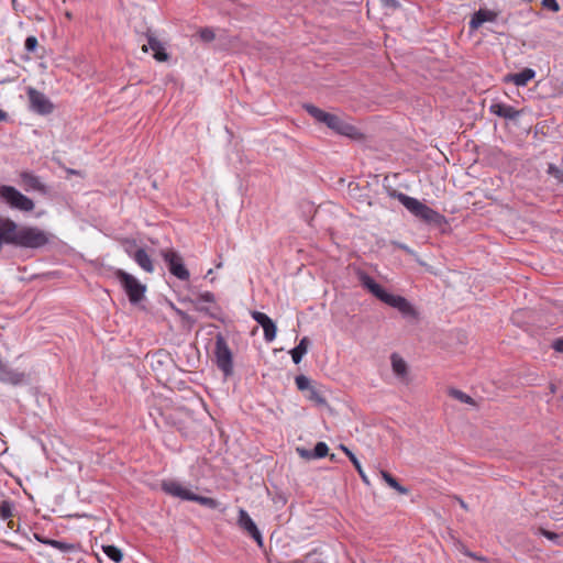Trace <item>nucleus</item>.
<instances>
[{
  "mask_svg": "<svg viewBox=\"0 0 563 563\" xmlns=\"http://www.w3.org/2000/svg\"><path fill=\"white\" fill-rule=\"evenodd\" d=\"M489 111H490V113H493L497 117L508 119V120H514V119L518 118L521 113V111L516 110L514 107H511L509 104L501 103V102H493L489 106Z\"/></svg>",
  "mask_w": 563,
  "mask_h": 563,
  "instance_id": "2eb2a0df",
  "label": "nucleus"
},
{
  "mask_svg": "<svg viewBox=\"0 0 563 563\" xmlns=\"http://www.w3.org/2000/svg\"><path fill=\"white\" fill-rule=\"evenodd\" d=\"M162 489L176 498L189 501H196L208 508H217L218 501L210 497L199 496L192 493L187 486L175 479L164 481L162 483Z\"/></svg>",
  "mask_w": 563,
  "mask_h": 563,
  "instance_id": "f03ea898",
  "label": "nucleus"
},
{
  "mask_svg": "<svg viewBox=\"0 0 563 563\" xmlns=\"http://www.w3.org/2000/svg\"><path fill=\"white\" fill-rule=\"evenodd\" d=\"M37 38L33 35L31 36H27L26 40H25V49L29 52V53H32L36 49L37 47Z\"/></svg>",
  "mask_w": 563,
  "mask_h": 563,
  "instance_id": "473e14b6",
  "label": "nucleus"
},
{
  "mask_svg": "<svg viewBox=\"0 0 563 563\" xmlns=\"http://www.w3.org/2000/svg\"><path fill=\"white\" fill-rule=\"evenodd\" d=\"M552 346L556 352L563 353V339L554 341Z\"/></svg>",
  "mask_w": 563,
  "mask_h": 563,
  "instance_id": "4c0bfd02",
  "label": "nucleus"
},
{
  "mask_svg": "<svg viewBox=\"0 0 563 563\" xmlns=\"http://www.w3.org/2000/svg\"><path fill=\"white\" fill-rule=\"evenodd\" d=\"M13 515V504L10 500H3L0 504V519L7 520Z\"/></svg>",
  "mask_w": 563,
  "mask_h": 563,
  "instance_id": "a878e982",
  "label": "nucleus"
},
{
  "mask_svg": "<svg viewBox=\"0 0 563 563\" xmlns=\"http://www.w3.org/2000/svg\"><path fill=\"white\" fill-rule=\"evenodd\" d=\"M46 542V545H49L52 548H55L57 550H59L60 552H64V553H69V552H74L78 549V547L75 544V543H67V542H63V541H59V540H51V541H45Z\"/></svg>",
  "mask_w": 563,
  "mask_h": 563,
  "instance_id": "b1692460",
  "label": "nucleus"
},
{
  "mask_svg": "<svg viewBox=\"0 0 563 563\" xmlns=\"http://www.w3.org/2000/svg\"><path fill=\"white\" fill-rule=\"evenodd\" d=\"M214 356L219 369H221L225 376L231 375L233 372L232 352L221 334L216 338Z\"/></svg>",
  "mask_w": 563,
  "mask_h": 563,
  "instance_id": "20e7f679",
  "label": "nucleus"
},
{
  "mask_svg": "<svg viewBox=\"0 0 563 563\" xmlns=\"http://www.w3.org/2000/svg\"><path fill=\"white\" fill-rule=\"evenodd\" d=\"M310 341L307 336H303L299 344L290 351L291 358L295 364H299L303 355L308 352Z\"/></svg>",
  "mask_w": 563,
  "mask_h": 563,
  "instance_id": "aec40b11",
  "label": "nucleus"
},
{
  "mask_svg": "<svg viewBox=\"0 0 563 563\" xmlns=\"http://www.w3.org/2000/svg\"><path fill=\"white\" fill-rule=\"evenodd\" d=\"M133 258L139 265H141V247L134 250Z\"/></svg>",
  "mask_w": 563,
  "mask_h": 563,
  "instance_id": "58836bf2",
  "label": "nucleus"
},
{
  "mask_svg": "<svg viewBox=\"0 0 563 563\" xmlns=\"http://www.w3.org/2000/svg\"><path fill=\"white\" fill-rule=\"evenodd\" d=\"M547 173L563 185V169L559 168L554 164H549Z\"/></svg>",
  "mask_w": 563,
  "mask_h": 563,
  "instance_id": "c85d7f7f",
  "label": "nucleus"
},
{
  "mask_svg": "<svg viewBox=\"0 0 563 563\" xmlns=\"http://www.w3.org/2000/svg\"><path fill=\"white\" fill-rule=\"evenodd\" d=\"M20 179L26 191L35 190L44 195L47 192L46 185L41 180L38 176L34 175L32 172H21Z\"/></svg>",
  "mask_w": 563,
  "mask_h": 563,
  "instance_id": "ddd939ff",
  "label": "nucleus"
},
{
  "mask_svg": "<svg viewBox=\"0 0 563 563\" xmlns=\"http://www.w3.org/2000/svg\"><path fill=\"white\" fill-rule=\"evenodd\" d=\"M417 218L423 220L429 224L434 225H442L445 222L444 216L431 209L427 205H423Z\"/></svg>",
  "mask_w": 563,
  "mask_h": 563,
  "instance_id": "f3484780",
  "label": "nucleus"
},
{
  "mask_svg": "<svg viewBox=\"0 0 563 563\" xmlns=\"http://www.w3.org/2000/svg\"><path fill=\"white\" fill-rule=\"evenodd\" d=\"M7 113L0 109V121L5 120Z\"/></svg>",
  "mask_w": 563,
  "mask_h": 563,
  "instance_id": "a18cd8bd",
  "label": "nucleus"
},
{
  "mask_svg": "<svg viewBox=\"0 0 563 563\" xmlns=\"http://www.w3.org/2000/svg\"><path fill=\"white\" fill-rule=\"evenodd\" d=\"M449 394L451 397L460 400L461 402L468 404V405H475L473 398L470 397L468 395H466L465 393H463L462 390L452 388L449 390Z\"/></svg>",
  "mask_w": 563,
  "mask_h": 563,
  "instance_id": "bb28decb",
  "label": "nucleus"
},
{
  "mask_svg": "<svg viewBox=\"0 0 563 563\" xmlns=\"http://www.w3.org/2000/svg\"><path fill=\"white\" fill-rule=\"evenodd\" d=\"M213 302L214 301V295L210 291H205L200 294L196 300L197 303L199 302Z\"/></svg>",
  "mask_w": 563,
  "mask_h": 563,
  "instance_id": "72a5a7b5",
  "label": "nucleus"
},
{
  "mask_svg": "<svg viewBox=\"0 0 563 563\" xmlns=\"http://www.w3.org/2000/svg\"><path fill=\"white\" fill-rule=\"evenodd\" d=\"M198 34L201 41L207 43L213 41L216 37L213 30L209 27L201 29Z\"/></svg>",
  "mask_w": 563,
  "mask_h": 563,
  "instance_id": "2f4dec72",
  "label": "nucleus"
},
{
  "mask_svg": "<svg viewBox=\"0 0 563 563\" xmlns=\"http://www.w3.org/2000/svg\"><path fill=\"white\" fill-rule=\"evenodd\" d=\"M0 201L11 210L20 212H32L35 208L31 198L10 185H0Z\"/></svg>",
  "mask_w": 563,
  "mask_h": 563,
  "instance_id": "7ed1b4c3",
  "label": "nucleus"
},
{
  "mask_svg": "<svg viewBox=\"0 0 563 563\" xmlns=\"http://www.w3.org/2000/svg\"><path fill=\"white\" fill-rule=\"evenodd\" d=\"M308 398L311 401H314L318 405L325 404L324 397L316 388H313L312 386L308 390Z\"/></svg>",
  "mask_w": 563,
  "mask_h": 563,
  "instance_id": "7c9ffc66",
  "label": "nucleus"
},
{
  "mask_svg": "<svg viewBox=\"0 0 563 563\" xmlns=\"http://www.w3.org/2000/svg\"><path fill=\"white\" fill-rule=\"evenodd\" d=\"M297 453L307 460L316 459V456L312 454V451L303 449V448H297Z\"/></svg>",
  "mask_w": 563,
  "mask_h": 563,
  "instance_id": "e433bc0d",
  "label": "nucleus"
},
{
  "mask_svg": "<svg viewBox=\"0 0 563 563\" xmlns=\"http://www.w3.org/2000/svg\"><path fill=\"white\" fill-rule=\"evenodd\" d=\"M118 279L120 280L123 289L130 298L132 303H136L141 300V284L139 280L132 275L119 269L115 273Z\"/></svg>",
  "mask_w": 563,
  "mask_h": 563,
  "instance_id": "6e6552de",
  "label": "nucleus"
},
{
  "mask_svg": "<svg viewBox=\"0 0 563 563\" xmlns=\"http://www.w3.org/2000/svg\"><path fill=\"white\" fill-rule=\"evenodd\" d=\"M340 449L346 454V456L350 459V461L352 462L353 466L356 468L357 473L360 474L362 481L366 484V485H369V479L367 477V475L365 474L360 461L357 460V457L355 456V454L349 449L346 448L344 444H341L340 445Z\"/></svg>",
  "mask_w": 563,
  "mask_h": 563,
  "instance_id": "412c9836",
  "label": "nucleus"
},
{
  "mask_svg": "<svg viewBox=\"0 0 563 563\" xmlns=\"http://www.w3.org/2000/svg\"><path fill=\"white\" fill-rule=\"evenodd\" d=\"M536 76V71L531 68H525L522 71L517 74H510L507 77L508 81L514 82L518 87L526 86Z\"/></svg>",
  "mask_w": 563,
  "mask_h": 563,
  "instance_id": "a211bd4d",
  "label": "nucleus"
},
{
  "mask_svg": "<svg viewBox=\"0 0 563 563\" xmlns=\"http://www.w3.org/2000/svg\"><path fill=\"white\" fill-rule=\"evenodd\" d=\"M542 5L552 12H558L560 10V5L556 0H542Z\"/></svg>",
  "mask_w": 563,
  "mask_h": 563,
  "instance_id": "f704fd0d",
  "label": "nucleus"
},
{
  "mask_svg": "<svg viewBox=\"0 0 563 563\" xmlns=\"http://www.w3.org/2000/svg\"><path fill=\"white\" fill-rule=\"evenodd\" d=\"M295 383H296L297 388L300 391H306V390L308 391L309 388L311 387L310 379L305 375H298L295 378Z\"/></svg>",
  "mask_w": 563,
  "mask_h": 563,
  "instance_id": "cd10ccee",
  "label": "nucleus"
},
{
  "mask_svg": "<svg viewBox=\"0 0 563 563\" xmlns=\"http://www.w3.org/2000/svg\"><path fill=\"white\" fill-rule=\"evenodd\" d=\"M27 97L30 100V109L33 112L41 115H46L53 112L54 106L43 92L33 87H29Z\"/></svg>",
  "mask_w": 563,
  "mask_h": 563,
  "instance_id": "423d86ee",
  "label": "nucleus"
},
{
  "mask_svg": "<svg viewBox=\"0 0 563 563\" xmlns=\"http://www.w3.org/2000/svg\"><path fill=\"white\" fill-rule=\"evenodd\" d=\"M143 271L152 273L154 271L151 258L143 252Z\"/></svg>",
  "mask_w": 563,
  "mask_h": 563,
  "instance_id": "c9c22d12",
  "label": "nucleus"
},
{
  "mask_svg": "<svg viewBox=\"0 0 563 563\" xmlns=\"http://www.w3.org/2000/svg\"><path fill=\"white\" fill-rule=\"evenodd\" d=\"M303 109L319 123L327 124L328 120L331 119L332 113L325 112L313 104H303Z\"/></svg>",
  "mask_w": 563,
  "mask_h": 563,
  "instance_id": "6ab92c4d",
  "label": "nucleus"
},
{
  "mask_svg": "<svg viewBox=\"0 0 563 563\" xmlns=\"http://www.w3.org/2000/svg\"><path fill=\"white\" fill-rule=\"evenodd\" d=\"M238 526L241 530H243L245 533H247L251 538L254 539V541L263 547V537L261 531L258 530L256 523L254 520L250 517L246 510L243 508L239 509V517H238Z\"/></svg>",
  "mask_w": 563,
  "mask_h": 563,
  "instance_id": "1a4fd4ad",
  "label": "nucleus"
},
{
  "mask_svg": "<svg viewBox=\"0 0 563 563\" xmlns=\"http://www.w3.org/2000/svg\"><path fill=\"white\" fill-rule=\"evenodd\" d=\"M356 275L362 287L377 299L397 309L405 317H416L415 308L405 297L387 292L373 277L363 271H358Z\"/></svg>",
  "mask_w": 563,
  "mask_h": 563,
  "instance_id": "f257e3e1",
  "label": "nucleus"
},
{
  "mask_svg": "<svg viewBox=\"0 0 563 563\" xmlns=\"http://www.w3.org/2000/svg\"><path fill=\"white\" fill-rule=\"evenodd\" d=\"M457 501L460 503L461 507L464 508L465 510H467V505L461 499V498H456Z\"/></svg>",
  "mask_w": 563,
  "mask_h": 563,
  "instance_id": "c03bdc74",
  "label": "nucleus"
},
{
  "mask_svg": "<svg viewBox=\"0 0 563 563\" xmlns=\"http://www.w3.org/2000/svg\"><path fill=\"white\" fill-rule=\"evenodd\" d=\"M104 554L113 562L119 563L122 561L123 554L115 545H102Z\"/></svg>",
  "mask_w": 563,
  "mask_h": 563,
  "instance_id": "393cba45",
  "label": "nucleus"
},
{
  "mask_svg": "<svg viewBox=\"0 0 563 563\" xmlns=\"http://www.w3.org/2000/svg\"><path fill=\"white\" fill-rule=\"evenodd\" d=\"M325 125L335 133L353 140H358L363 136L356 126L333 113L331 114V119L328 120Z\"/></svg>",
  "mask_w": 563,
  "mask_h": 563,
  "instance_id": "0eeeda50",
  "label": "nucleus"
},
{
  "mask_svg": "<svg viewBox=\"0 0 563 563\" xmlns=\"http://www.w3.org/2000/svg\"><path fill=\"white\" fill-rule=\"evenodd\" d=\"M380 475L385 483L400 495H407L409 493V489L400 485L390 473L386 471H380Z\"/></svg>",
  "mask_w": 563,
  "mask_h": 563,
  "instance_id": "5701e85b",
  "label": "nucleus"
},
{
  "mask_svg": "<svg viewBox=\"0 0 563 563\" xmlns=\"http://www.w3.org/2000/svg\"><path fill=\"white\" fill-rule=\"evenodd\" d=\"M329 448L327 443L324 442H318L312 450V454L316 456V459H322L328 455Z\"/></svg>",
  "mask_w": 563,
  "mask_h": 563,
  "instance_id": "c756f323",
  "label": "nucleus"
},
{
  "mask_svg": "<svg viewBox=\"0 0 563 563\" xmlns=\"http://www.w3.org/2000/svg\"><path fill=\"white\" fill-rule=\"evenodd\" d=\"M66 173L68 175H76V176H80V177H84V174L81 170H78V169H73V168H65Z\"/></svg>",
  "mask_w": 563,
  "mask_h": 563,
  "instance_id": "ea45409f",
  "label": "nucleus"
},
{
  "mask_svg": "<svg viewBox=\"0 0 563 563\" xmlns=\"http://www.w3.org/2000/svg\"><path fill=\"white\" fill-rule=\"evenodd\" d=\"M393 196L397 198L399 202L416 217H418L421 208L424 205L418 199L407 196L406 194L402 192H395Z\"/></svg>",
  "mask_w": 563,
  "mask_h": 563,
  "instance_id": "dca6fc26",
  "label": "nucleus"
},
{
  "mask_svg": "<svg viewBox=\"0 0 563 563\" xmlns=\"http://www.w3.org/2000/svg\"><path fill=\"white\" fill-rule=\"evenodd\" d=\"M384 2L386 3V5L391 7V8L398 7V2L396 0H384Z\"/></svg>",
  "mask_w": 563,
  "mask_h": 563,
  "instance_id": "37998d69",
  "label": "nucleus"
},
{
  "mask_svg": "<svg viewBox=\"0 0 563 563\" xmlns=\"http://www.w3.org/2000/svg\"><path fill=\"white\" fill-rule=\"evenodd\" d=\"M541 533L547 537L548 539L550 540H554L558 538V536L553 532H550V531H547V530H541Z\"/></svg>",
  "mask_w": 563,
  "mask_h": 563,
  "instance_id": "a19ab883",
  "label": "nucleus"
},
{
  "mask_svg": "<svg viewBox=\"0 0 563 563\" xmlns=\"http://www.w3.org/2000/svg\"><path fill=\"white\" fill-rule=\"evenodd\" d=\"M146 37H147L148 47L146 45H143V53L147 52V49L150 48L153 52V57L157 62H166V60H168L169 55L166 52L165 44L163 42H161L159 40H157L151 33H147Z\"/></svg>",
  "mask_w": 563,
  "mask_h": 563,
  "instance_id": "f8f14e48",
  "label": "nucleus"
},
{
  "mask_svg": "<svg viewBox=\"0 0 563 563\" xmlns=\"http://www.w3.org/2000/svg\"><path fill=\"white\" fill-rule=\"evenodd\" d=\"M30 382V374L13 368L8 362L0 357V383L11 386L26 385Z\"/></svg>",
  "mask_w": 563,
  "mask_h": 563,
  "instance_id": "39448f33",
  "label": "nucleus"
},
{
  "mask_svg": "<svg viewBox=\"0 0 563 563\" xmlns=\"http://www.w3.org/2000/svg\"><path fill=\"white\" fill-rule=\"evenodd\" d=\"M498 14L497 12L488 9H479L476 11L471 21H470V27L471 30H477L483 25L485 22H494L496 21Z\"/></svg>",
  "mask_w": 563,
  "mask_h": 563,
  "instance_id": "4468645a",
  "label": "nucleus"
},
{
  "mask_svg": "<svg viewBox=\"0 0 563 563\" xmlns=\"http://www.w3.org/2000/svg\"><path fill=\"white\" fill-rule=\"evenodd\" d=\"M34 537H35V539H36L38 542H41V543H43V544H46V542H45V541H51V540H52V539L44 538V537H42V536H40V534H37V533H35V534H34Z\"/></svg>",
  "mask_w": 563,
  "mask_h": 563,
  "instance_id": "79ce46f5",
  "label": "nucleus"
},
{
  "mask_svg": "<svg viewBox=\"0 0 563 563\" xmlns=\"http://www.w3.org/2000/svg\"><path fill=\"white\" fill-rule=\"evenodd\" d=\"M165 262L167 263L170 274L176 276L178 279L188 280L189 271L185 267L183 258L176 252L168 251L164 254Z\"/></svg>",
  "mask_w": 563,
  "mask_h": 563,
  "instance_id": "9d476101",
  "label": "nucleus"
},
{
  "mask_svg": "<svg viewBox=\"0 0 563 563\" xmlns=\"http://www.w3.org/2000/svg\"><path fill=\"white\" fill-rule=\"evenodd\" d=\"M393 372L397 377L404 378L407 375L408 366L406 361L398 354L394 353L390 357Z\"/></svg>",
  "mask_w": 563,
  "mask_h": 563,
  "instance_id": "4be33fe9",
  "label": "nucleus"
},
{
  "mask_svg": "<svg viewBox=\"0 0 563 563\" xmlns=\"http://www.w3.org/2000/svg\"><path fill=\"white\" fill-rule=\"evenodd\" d=\"M252 318L263 328L264 339L267 342H272L276 338L277 328L274 321L264 312L252 311Z\"/></svg>",
  "mask_w": 563,
  "mask_h": 563,
  "instance_id": "9b49d317",
  "label": "nucleus"
}]
</instances>
